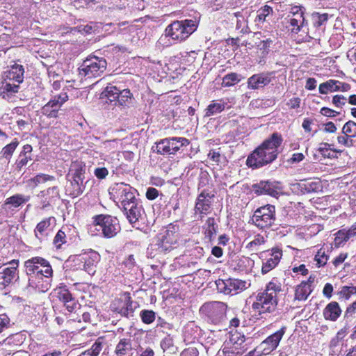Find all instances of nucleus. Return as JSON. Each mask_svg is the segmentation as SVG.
Here are the masks:
<instances>
[{"instance_id":"nucleus-3","label":"nucleus","mask_w":356,"mask_h":356,"mask_svg":"<svg viewBox=\"0 0 356 356\" xmlns=\"http://www.w3.org/2000/svg\"><path fill=\"white\" fill-rule=\"evenodd\" d=\"M281 291V284L275 279L270 281L266 290L257 295L252 309L259 314L273 311L277 305V293Z\"/></svg>"},{"instance_id":"nucleus-14","label":"nucleus","mask_w":356,"mask_h":356,"mask_svg":"<svg viewBox=\"0 0 356 356\" xmlns=\"http://www.w3.org/2000/svg\"><path fill=\"white\" fill-rule=\"evenodd\" d=\"M122 209L129 222L133 225L142 218L144 213L143 205L139 200Z\"/></svg>"},{"instance_id":"nucleus-8","label":"nucleus","mask_w":356,"mask_h":356,"mask_svg":"<svg viewBox=\"0 0 356 356\" xmlns=\"http://www.w3.org/2000/svg\"><path fill=\"white\" fill-rule=\"evenodd\" d=\"M275 219V208L268 204L257 209L252 218L253 223L261 229L269 227Z\"/></svg>"},{"instance_id":"nucleus-32","label":"nucleus","mask_w":356,"mask_h":356,"mask_svg":"<svg viewBox=\"0 0 356 356\" xmlns=\"http://www.w3.org/2000/svg\"><path fill=\"white\" fill-rule=\"evenodd\" d=\"M305 19L304 15L298 13L296 17L292 16L290 19V24L293 26L292 31L298 33L300 30L304 29Z\"/></svg>"},{"instance_id":"nucleus-5","label":"nucleus","mask_w":356,"mask_h":356,"mask_svg":"<svg viewBox=\"0 0 356 356\" xmlns=\"http://www.w3.org/2000/svg\"><path fill=\"white\" fill-rule=\"evenodd\" d=\"M111 198L117 204H120L122 209L138 200L135 195V190L124 183H117L109 189Z\"/></svg>"},{"instance_id":"nucleus-25","label":"nucleus","mask_w":356,"mask_h":356,"mask_svg":"<svg viewBox=\"0 0 356 356\" xmlns=\"http://www.w3.org/2000/svg\"><path fill=\"white\" fill-rule=\"evenodd\" d=\"M341 313V310L337 302H332L328 304L323 312L325 319L332 321H336Z\"/></svg>"},{"instance_id":"nucleus-6","label":"nucleus","mask_w":356,"mask_h":356,"mask_svg":"<svg viewBox=\"0 0 356 356\" xmlns=\"http://www.w3.org/2000/svg\"><path fill=\"white\" fill-rule=\"evenodd\" d=\"M106 65L107 63L104 58L97 56L90 57L83 61L79 68V74L88 78L98 76L105 71Z\"/></svg>"},{"instance_id":"nucleus-22","label":"nucleus","mask_w":356,"mask_h":356,"mask_svg":"<svg viewBox=\"0 0 356 356\" xmlns=\"http://www.w3.org/2000/svg\"><path fill=\"white\" fill-rule=\"evenodd\" d=\"M51 222H55L54 218H48L37 225L35 229V234L38 239L42 240L48 235L49 232L51 231Z\"/></svg>"},{"instance_id":"nucleus-51","label":"nucleus","mask_w":356,"mask_h":356,"mask_svg":"<svg viewBox=\"0 0 356 356\" xmlns=\"http://www.w3.org/2000/svg\"><path fill=\"white\" fill-rule=\"evenodd\" d=\"M65 234L64 232L59 230L56 234L54 243L56 245L57 248H60L63 243L65 242Z\"/></svg>"},{"instance_id":"nucleus-47","label":"nucleus","mask_w":356,"mask_h":356,"mask_svg":"<svg viewBox=\"0 0 356 356\" xmlns=\"http://www.w3.org/2000/svg\"><path fill=\"white\" fill-rule=\"evenodd\" d=\"M348 241L347 235L346 234V229L339 230L337 232L334 238L335 245L337 246L341 245L343 243Z\"/></svg>"},{"instance_id":"nucleus-55","label":"nucleus","mask_w":356,"mask_h":356,"mask_svg":"<svg viewBox=\"0 0 356 356\" xmlns=\"http://www.w3.org/2000/svg\"><path fill=\"white\" fill-rule=\"evenodd\" d=\"M159 195V191L154 188H148L146 192V197L148 200H153Z\"/></svg>"},{"instance_id":"nucleus-61","label":"nucleus","mask_w":356,"mask_h":356,"mask_svg":"<svg viewBox=\"0 0 356 356\" xmlns=\"http://www.w3.org/2000/svg\"><path fill=\"white\" fill-rule=\"evenodd\" d=\"M305 156L302 153H295L292 155V157L290 159L289 161L291 163H298L304 159Z\"/></svg>"},{"instance_id":"nucleus-62","label":"nucleus","mask_w":356,"mask_h":356,"mask_svg":"<svg viewBox=\"0 0 356 356\" xmlns=\"http://www.w3.org/2000/svg\"><path fill=\"white\" fill-rule=\"evenodd\" d=\"M346 257H347L346 253L340 254L337 257H336L334 259V260L333 261V264L335 266H339V264H341V263H343L344 261V260L346 259Z\"/></svg>"},{"instance_id":"nucleus-57","label":"nucleus","mask_w":356,"mask_h":356,"mask_svg":"<svg viewBox=\"0 0 356 356\" xmlns=\"http://www.w3.org/2000/svg\"><path fill=\"white\" fill-rule=\"evenodd\" d=\"M108 170L105 168H97L95 170V176L99 179H104L108 175Z\"/></svg>"},{"instance_id":"nucleus-64","label":"nucleus","mask_w":356,"mask_h":356,"mask_svg":"<svg viewBox=\"0 0 356 356\" xmlns=\"http://www.w3.org/2000/svg\"><path fill=\"white\" fill-rule=\"evenodd\" d=\"M316 86V81L314 78H309L307 80L305 88L307 90H314Z\"/></svg>"},{"instance_id":"nucleus-44","label":"nucleus","mask_w":356,"mask_h":356,"mask_svg":"<svg viewBox=\"0 0 356 356\" xmlns=\"http://www.w3.org/2000/svg\"><path fill=\"white\" fill-rule=\"evenodd\" d=\"M144 323L149 324L155 320V313L152 310H143L140 314Z\"/></svg>"},{"instance_id":"nucleus-21","label":"nucleus","mask_w":356,"mask_h":356,"mask_svg":"<svg viewBox=\"0 0 356 356\" xmlns=\"http://www.w3.org/2000/svg\"><path fill=\"white\" fill-rule=\"evenodd\" d=\"M211 196L209 195V193L202 191L198 196L197 202L195 204L196 212L200 213H206L210 209Z\"/></svg>"},{"instance_id":"nucleus-11","label":"nucleus","mask_w":356,"mask_h":356,"mask_svg":"<svg viewBox=\"0 0 356 356\" xmlns=\"http://www.w3.org/2000/svg\"><path fill=\"white\" fill-rule=\"evenodd\" d=\"M216 284L218 290L226 295L236 294L248 288L246 282L238 279L218 280Z\"/></svg>"},{"instance_id":"nucleus-43","label":"nucleus","mask_w":356,"mask_h":356,"mask_svg":"<svg viewBox=\"0 0 356 356\" xmlns=\"http://www.w3.org/2000/svg\"><path fill=\"white\" fill-rule=\"evenodd\" d=\"M222 352L225 356H238L243 353L238 348L236 349V347L230 345L227 341L224 344Z\"/></svg>"},{"instance_id":"nucleus-9","label":"nucleus","mask_w":356,"mask_h":356,"mask_svg":"<svg viewBox=\"0 0 356 356\" xmlns=\"http://www.w3.org/2000/svg\"><path fill=\"white\" fill-rule=\"evenodd\" d=\"M189 144L185 138H165L156 144V151L160 154H174L182 147Z\"/></svg>"},{"instance_id":"nucleus-30","label":"nucleus","mask_w":356,"mask_h":356,"mask_svg":"<svg viewBox=\"0 0 356 356\" xmlns=\"http://www.w3.org/2000/svg\"><path fill=\"white\" fill-rule=\"evenodd\" d=\"M337 84H339V81L332 79L322 83L319 85V92L321 94H327L330 92L337 91Z\"/></svg>"},{"instance_id":"nucleus-20","label":"nucleus","mask_w":356,"mask_h":356,"mask_svg":"<svg viewBox=\"0 0 356 356\" xmlns=\"http://www.w3.org/2000/svg\"><path fill=\"white\" fill-rule=\"evenodd\" d=\"M19 86L15 83L3 80L0 86V96L6 100H10L17 92Z\"/></svg>"},{"instance_id":"nucleus-58","label":"nucleus","mask_w":356,"mask_h":356,"mask_svg":"<svg viewBox=\"0 0 356 356\" xmlns=\"http://www.w3.org/2000/svg\"><path fill=\"white\" fill-rule=\"evenodd\" d=\"M349 136H338L337 140L339 144L343 145L346 147H350L352 145V140L348 139Z\"/></svg>"},{"instance_id":"nucleus-41","label":"nucleus","mask_w":356,"mask_h":356,"mask_svg":"<svg viewBox=\"0 0 356 356\" xmlns=\"http://www.w3.org/2000/svg\"><path fill=\"white\" fill-rule=\"evenodd\" d=\"M318 183L316 182H304L294 185V187L300 188L303 193H309L318 189Z\"/></svg>"},{"instance_id":"nucleus-16","label":"nucleus","mask_w":356,"mask_h":356,"mask_svg":"<svg viewBox=\"0 0 356 356\" xmlns=\"http://www.w3.org/2000/svg\"><path fill=\"white\" fill-rule=\"evenodd\" d=\"M130 307V297L127 294H124L120 298L115 299L111 305L112 310L120 314L122 316L128 315Z\"/></svg>"},{"instance_id":"nucleus-17","label":"nucleus","mask_w":356,"mask_h":356,"mask_svg":"<svg viewBox=\"0 0 356 356\" xmlns=\"http://www.w3.org/2000/svg\"><path fill=\"white\" fill-rule=\"evenodd\" d=\"M253 187L258 195L267 194L276 197L280 193L279 188L275 184L268 181H261Z\"/></svg>"},{"instance_id":"nucleus-15","label":"nucleus","mask_w":356,"mask_h":356,"mask_svg":"<svg viewBox=\"0 0 356 356\" xmlns=\"http://www.w3.org/2000/svg\"><path fill=\"white\" fill-rule=\"evenodd\" d=\"M24 70L22 65L15 64L5 72L3 76V80L19 84L24 80Z\"/></svg>"},{"instance_id":"nucleus-48","label":"nucleus","mask_w":356,"mask_h":356,"mask_svg":"<svg viewBox=\"0 0 356 356\" xmlns=\"http://www.w3.org/2000/svg\"><path fill=\"white\" fill-rule=\"evenodd\" d=\"M332 104L337 108H341L348 102V98L343 95H335L332 97Z\"/></svg>"},{"instance_id":"nucleus-33","label":"nucleus","mask_w":356,"mask_h":356,"mask_svg":"<svg viewBox=\"0 0 356 356\" xmlns=\"http://www.w3.org/2000/svg\"><path fill=\"white\" fill-rule=\"evenodd\" d=\"M225 103L213 102L206 108L205 116L209 117L220 113L225 109Z\"/></svg>"},{"instance_id":"nucleus-18","label":"nucleus","mask_w":356,"mask_h":356,"mask_svg":"<svg viewBox=\"0 0 356 356\" xmlns=\"http://www.w3.org/2000/svg\"><path fill=\"white\" fill-rule=\"evenodd\" d=\"M282 256V250L280 249H273L270 254V257L263 264L261 268L262 274H266L273 270L280 262Z\"/></svg>"},{"instance_id":"nucleus-52","label":"nucleus","mask_w":356,"mask_h":356,"mask_svg":"<svg viewBox=\"0 0 356 356\" xmlns=\"http://www.w3.org/2000/svg\"><path fill=\"white\" fill-rule=\"evenodd\" d=\"M31 159V157L25 154H20L19 159L17 161V168L21 169L23 166L26 165Z\"/></svg>"},{"instance_id":"nucleus-23","label":"nucleus","mask_w":356,"mask_h":356,"mask_svg":"<svg viewBox=\"0 0 356 356\" xmlns=\"http://www.w3.org/2000/svg\"><path fill=\"white\" fill-rule=\"evenodd\" d=\"M245 336L241 334L239 332H229V339L227 341L230 345L236 347V349L238 348L242 353L247 350L246 344H245Z\"/></svg>"},{"instance_id":"nucleus-63","label":"nucleus","mask_w":356,"mask_h":356,"mask_svg":"<svg viewBox=\"0 0 356 356\" xmlns=\"http://www.w3.org/2000/svg\"><path fill=\"white\" fill-rule=\"evenodd\" d=\"M290 13L292 15V16L293 17H296V15H298V13L300 14V15H304V10H303V8L302 7H299V6H293L291 8V11H290Z\"/></svg>"},{"instance_id":"nucleus-19","label":"nucleus","mask_w":356,"mask_h":356,"mask_svg":"<svg viewBox=\"0 0 356 356\" xmlns=\"http://www.w3.org/2000/svg\"><path fill=\"white\" fill-rule=\"evenodd\" d=\"M270 81V77L268 74H254L248 79V86L250 89H259L268 85Z\"/></svg>"},{"instance_id":"nucleus-4","label":"nucleus","mask_w":356,"mask_h":356,"mask_svg":"<svg viewBox=\"0 0 356 356\" xmlns=\"http://www.w3.org/2000/svg\"><path fill=\"white\" fill-rule=\"evenodd\" d=\"M197 29L196 22L192 19L175 21L168 25L165 30V35L173 40H184L188 38Z\"/></svg>"},{"instance_id":"nucleus-42","label":"nucleus","mask_w":356,"mask_h":356,"mask_svg":"<svg viewBox=\"0 0 356 356\" xmlns=\"http://www.w3.org/2000/svg\"><path fill=\"white\" fill-rule=\"evenodd\" d=\"M28 200L29 197H24L21 195H17L8 198L6 203L7 204H11L14 207H17Z\"/></svg>"},{"instance_id":"nucleus-39","label":"nucleus","mask_w":356,"mask_h":356,"mask_svg":"<svg viewBox=\"0 0 356 356\" xmlns=\"http://www.w3.org/2000/svg\"><path fill=\"white\" fill-rule=\"evenodd\" d=\"M54 180V177L45 175V174H40L38 175L35 177L29 180V182L31 185L33 186H38L39 184L44 183L48 181H53Z\"/></svg>"},{"instance_id":"nucleus-1","label":"nucleus","mask_w":356,"mask_h":356,"mask_svg":"<svg viewBox=\"0 0 356 356\" xmlns=\"http://www.w3.org/2000/svg\"><path fill=\"white\" fill-rule=\"evenodd\" d=\"M29 286L39 291H47L51 286L53 270L49 262L42 257H33L25 261Z\"/></svg>"},{"instance_id":"nucleus-54","label":"nucleus","mask_w":356,"mask_h":356,"mask_svg":"<svg viewBox=\"0 0 356 356\" xmlns=\"http://www.w3.org/2000/svg\"><path fill=\"white\" fill-rule=\"evenodd\" d=\"M102 350V343L99 342H95L91 347L90 349L87 350L92 356H98Z\"/></svg>"},{"instance_id":"nucleus-56","label":"nucleus","mask_w":356,"mask_h":356,"mask_svg":"<svg viewBox=\"0 0 356 356\" xmlns=\"http://www.w3.org/2000/svg\"><path fill=\"white\" fill-rule=\"evenodd\" d=\"M181 356H198V350L195 348H188L181 352Z\"/></svg>"},{"instance_id":"nucleus-12","label":"nucleus","mask_w":356,"mask_h":356,"mask_svg":"<svg viewBox=\"0 0 356 356\" xmlns=\"http://www.w3.org/2000/svg\"><path fill=\"white\" fill-rule=\"evenodd\" d=\"M18 260H13L0 268V284L8 286L19 279Z\"/></svg>"},{"instance_id":"nucleus-34","label":"nucleus","mask_w":356,"mask_h":356,"mask_svg":"<svg viewBox=\"0 0 356 356\" xmlns=\"http://www.w3.org/2000/svg\"><path fill=\"white\" fill-rule=\"evenodd\" d=\"M120 90L114 86H108L102 92V97H106L111 102L117 101Z\"/></svg>"},{"instance_id":"nucleus-46","label":"nucleus","mask_w":356,"mask_h":356,"mask_svg":"<svg viewBox=\"0 0 356 356\" xmlns=\"http://www.w3.org/2000/svg\"><path fill=\"white\" fill-rule=\"evenodd\" d=\"M315 261L319 266L326 264L327 261V256L325 254V250L321 248L315 256Z\"/></svg>"},{"instance_id":"nucleus-36","label":"nucleus","mask_w":356,"mask_h":356,"mask_svg":"<svg viewBox=\"0 0 356 356\" xmlns=\"http://www.w3.org/2000/svg\"><path fill=\"white\" fill-rule=\"evenodd\" d=\"M208 307L213 315L219 316L223 314L227 309V305L221 302H214L210 303Z\"/></svg>"},{"instance_id":"nucleus-2","label":"nucleus","mask_w":356,"mask_h":356,"mask_svg":"<svg viewBox=\"0 0 356 356\" xmlns=\"http://www.w3.org/2000/svg\"><path fill=\"white\" fill-rule=\"evenodd\" d=\"M282 140L281 135L273 134L248 156L247 165L257 168L273 162L278 155V148Z\"/></svg>"},{"instance_id":"nucleus-60","label":"nucleus","mask_w":356,"mask_h":356,"mask_svg":"<svg viewBox=\"0 0 356 356\" xmlns=\"http://www.w3.org/2000/svg\"><path fill=\"white\" fill-rule=\"evenodd\" d=\"M46 105L42 107V113L47 115L49 118H56L57 116V111L56 109H54L53 106H49L47 112L44 111V108Z\"/></svg>"},{"instance_id":"nucleus-38","label":"nucleus","mask_w":356,"mask_h":356,"mask_svg":"<svg viewBox=\"0 0 356 356\" xmlns=\"http://www.w3.org/2000/svg\"><path fill=\"white\" fill-rule=\"evenodd\" d=\"M273 13V8L269 6H264L258 10V15L256 18V22L263 23L266 20V17Z\"/></svg>"},{"instance_id":"nucleus-26","label":"nucleus","mask_w":356,"mask_h":356,"mask_svg":"<svg viewBox=\"0 0 356 356\" xmlns=\"http://www.w3.org/2000/svg\"><path fill=\"white\" fill-rule=\"evenodd\" d=\"M132 349L131 340L122 339L116 346L115 353L118 356H125L131 354Z\"/></svg>"},{"instance_id":"nucleus-28","label":"nucleus","mask_w":356,"mask_h":356,"mask_svg":"<svg viewBox=\"0 0 356 356\" xmlns=\"http://www.w3.org/2000/svg\"><path fill=\"white\" fill-rule=\"evenodd\" d=\"M311 292V286L308 282H303L296 289V298L299 300H306Z\"/></svg>"},{"instance_id":"nucleus-24","label":"nucleus","mask_w":356,"mask_h":356,"mask_svg":"<svg viewBox=\"0 0 356 356\" xmlns=\"http://www.w3.org/2000/svg\"><path fill=\"white\" fill-rule=\"evenodd\" d=\"M84 260L83 269L90 275L95 273L96 264L99 260V255L96 252H92L90 255L83 257Z\"/></svg>"},{"instance_id":"nucleus-40","label":"nucleus","mask_w":356,"mask_h":356,"mask_svg":"<svg viewBox=\"0 0 356 356\" xmlns=\"http://www.w3.org/2000/svg\"><path fill=\"white\" fill-rule=\"evenodd\" d=\"M342 131L350 138L356 136V123L353 121H348L343 125Z\"/></svg>"},{"instance_id":"nucleus-45","label":"nucleus","mask_w":356,"mask_h":356,"mask_svg":"<svg viewBox=\"0 0 356 356\" xmlns=\"http://www.w3.org/2000/svg\"><path fill=\"white\" fill-rule=\"evenodd\" d=\"M207 227L205 231V235L206 237L209 238L211 240L212 236L216 233L214 219L208 218V220H207Z\"/></svg>"},{"instance_id":"nucleus-29","label":"nucleus","mask_w":356,"mask_h":356,"mask_svg":"<svg viewBox=\"0 0 356 356\" xmlns=\"http://www.w3.org/2000/svg\"><path fill=\"white\" fill-rule=\"evenodd\" d=\"M266 242V237L257 234L254 236V239L249 242L246 248L250 251H258L262 249V246Z\"/></svg>"},{"instance_id":"nucleus-53","label":"nucleus","mask_w":356,"mask_h":356,"mask_svg":"<svg viewBox=\"0 0 356 356\" xmlns=\"http://www.w3.org/2000/svg\"><path fill=\"white\" fill-rule=\"evenodd\" d=\"M10 324V318L7 315L0 314V333H1Z\"/></svg>"},{"instance_id":"nucleus-10","label":"nucleus","mask_w":356,"mask_h":356,"mask_svg":"<svg viewBox=\"0 0 356 356\" xmlns=\"http://www.w3.org/2000/svg\"><path fill=\"white\" fill-rule=\"evenodd\" d=\"M286 331V327H282L280 330L269 336L258 346L254 351L258 356L268 355L276 349L280 340L282 339Z\"/></svg>"},{"instance_id":"nucleus-50","label":"nucleus","mask_w":356,"mask_h":356,"mask_svg":"<svg viewBox=\"0 0 356 356\" xmlns=\"http://www.w3.org/2000/svg\"><path fill=\"white\" fill-rule=\"evenodd\" d=\"M58 298L63 303L71 300V298H72L71 293L65 289H61L59 290L58 292Z\"/></svg>"},{"instance_id":"nucleus-49","label":"nucleus","mask_w":356,"mask_h":356,"mask_svg":"<svg viewBox=\"0 0 356 356\" xmlns=\"http://www.w3.org/2000/svg\"><path fill=\"white\" fill-rule=\"evenodd\" d=\"M342 296L346 299L349 298L351 295L356 294V286H343L341 291Z\"/></svg>"},{"instance_id":"nucleus-31","label":"nucleus","mask_w":356,"mask_h":356,"mask_svg":"<svg viewBox=\"0 0 356 356\" xmlns=\"http://www.w3.org/2000/svg\"><path fill=\"white\" fill-rule=\"evenodd\" d=\"M18 145L19 142L17 139H15L13 142L6 145L1 152V159L9 161Z\"/></svg>"},{"instance_id":"nucleus-37","label":"nucleus","mask_w":356,"mask_h":356,"mask_svg":"<svg viewBox=\"0 0 356 356\" xmlns=\"http://www.w3.org/2000/svg\"><path fill=\"white\" fill-rule=\"evenodd\" d=\"M241 79V75L236 73H231L223 78L222 85L225 87L232 86L239 82Z\"/></svg>"},{"instance_id":"nucleus-35","label":"nucleus","mask_w":356,"mask_h":356,"mask_svg":"<svg viewBox=\"0 0 356 356\" xmlns=\"http://www.w3.org/2000/svg\"><path fill=\"white\" fill-rule=\"evenodd\" d=\"M132 95L129 90L125 89L120 90L118 94L117 102L119 105L122 106H128L131 102Z\"/></svg>"},{"instance_id":"nucleus-13","label":"nucleus","mask_w":356,"mask_h":356,"mask_svg":"<svg viewBox=\"0 0 356 356\" xmlns=\"http://www.w3.org/2000/svg\"><path fill=\"white\" fill-rule=\"evenodd\" d=\"M327 14H313V25L308 28L307 31L308 36L312 39H319L322 33L324 32L325 24L327 21Z\"/></svg>"},{"instance_id":"nucleus-27","label":"nucleus","mask_w":356,"mask_h":356,"mask_svg":"<svg viewBox=\"0 0 356 356\" xmlns=\"http://www.w3.org/2000/svg\"><path fill=\"white\" fill-rule=\"evenodd\" d=\"M68 99V96L66 92H63L58 95V96H55L54 98L50 100L44 108V111L47 112L49 106H53L54 109H56L58 111V108L65 103Z\"/></svg>"},{"instance_id":"nucleus-7","label":"nucleus","mask_w":356,"mask_h":356,"mask_svg":"<svg viewBox=\"0 0 356 356\" xmlns=\"http://www.w3.org/2000/svg\"><path fill=\"white\" fill-rule=\"evenodd\" d=\"M93 223L98 227L97 228L98 231L102 230L104 236L106 238H112L120 231L118 218L111 216H97L94 218Z\"/></svg>"},{"instance_id":"nucleus-59","label":"nucleus","mask_w":356,"mask_h":356,"mask_svg":"<svg viewBox=\"0 0 356 356\" xmlns=\"http://www.w3.org/2000/svg\"><path fill=\"white\" fill-rule=\"evenodd\" d=\"M321 113L325 116L333 117L335 116L336 114L339 113V112L335 111L327 107H323L321 109Z\"/></svg>"}]
</instances>
